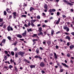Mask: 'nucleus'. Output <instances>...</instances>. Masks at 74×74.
Segmentation results:
<instances>
[{
    "mask_svg": "<svg viewBox=\"0 0 74 74\" xmlns=\"http://www.w3.org/2000/svg\"><path fill=\"white\" fill-rule=\"evenodd\" d=\"M40 49L41 50H43V49H42V48L41 47H40Z\"/></svg>",
    "mask_w": 74,
    "mask_h": 74,
    "instance_id": "obj_61",
    "label": "nucleus"
},
{
    "mask_svg": "<svg viewBox=\"0 0 74 74\" xmlns=\"http://www.w3.org/2000/svg\"><path fill=\"white\" fill-rule=\"evenodd\" d=\"M37 36V34H34L32 36L33 37H36Z\"/></svg>",
    "mask_w": 74,
    "mask_h": 74,
    "instance_id": "obj_31",
    "label": "nucleus"
},
{
    "mask_svg": "<svg viewBox=\"0 0 74 74\" xmlns=\"http://www.w3.org/2000/svg\"><path fill=\"white\" fill-rule=\"evenodd\" d=\"M4 59L5 60H7V56H5Z\"/></svg>",
    "mask_w": 74,
    "mask_h": 74,
    "instance_id": "obj_36",
    "label": "nucleus"
},
{
    "mask_svg": "<svg viewBox=\"0 0 74 74\" xmlns=\"http://www.w3.org/2000/svg\"><path fill=\"white\" fill-rule=\"evenodd\" d=\"M44 8H45L46 10H47V5L46 4H45L44 5Z\"/></svg>",
    "mask_w": 74,
    "mask_h": 74,
    "instance_id": "obj_15",
    "label": "nucleus"
},
{
    "mask_svg": "<svg viewBox=\"0 0 74 74\" xmlns=\"http://www.w3.org/2000/svg\"><path fill=\"white\" fill-rule=\"evenodd\" d=\"M36 21V19H35L34 20H32L31 21V23H34V22H35Z\"/></svg>",
    "mask_w": 74,
    "mask_h": 74,
    "instance_id": "obj_18",
    "label": "nucleus"
},
{
    "mask_svg": "<svg viewBox=\"0 0 74 74\" xmlns=\"http://www.w3.org/2000/svg\"><path fill=\"white\" fill-rule=\"evenodd\" d=\"M63 28L64 30H66L67 28H68V27L65 26Z\"/></svg>",
    "mask_w": 74,
    "mask_h": 74,
    "instance_id": "obj_21",
    "label": "nucleus"
},
{
    "mask_svg": "<svg viewBox=\"0 0 74 74\" xmlns=\"http://www.w3.org/2000/svg\"><path fill=\"white\" fill-rule=\"evenodd\" d=\"M67 56H68V57H70V55L69 54V53H68L67 54Z\"/></svg>",
    "mask_w": 74,
    "mask_h": 74,
    "instance_id": "obj_47",
    "label": "nucleus"
},
{
    "mask_svg": "<svg viewBox=\"0 0 74 74\" xmlns=\"http://www.w3.org/2000/svg\"><path fill=\"white\" fill-rule=\"evenodd\" d=\"M57 64L58 66H59V67H60V69H61L62 67V66H61V65H60V64L59 63H57Z\"/></svg>",
    "mask_w": 74,
    "mask_h": 74,
    "instance_id": "obj_14",
    "label": "nucleus"
},
{
    "mask_svg": "<svg viewBox=\"0 0 74 74\" xmlns=\"http://www.w3.org/2000/svg\"><path fill=\"white\" fill-rule=\"evenodd\" d=\"M70 62L71 63H73V61L72 60H71L70 61Z\"/></svg>",
    "mask_w": 74,
    "mask_h": 74,
    "instance_id": "obj_57",
    "label": "nucleus"
},
{
    "mask_svg": "<svg viewBox=\"0 0 74 74\" xmlns=\"http://www.w3.org/2000/svg\"><path fill=\"white\" fill-rule=\"evenodd\" d=\"M32 10H34V8H33L32 7H31L30 9V11H32Z\"/></svg>",
    "mask_w": 74,
    "mask_h": 74,
    "instance_id": "obj_19",
    "label": "nucleus"
},
{
    "mask_svg": "<svg viewBox=\"0 0 74 74\" xmlns=\"http://www.w3.org/2000/svg\"><path fill=\"white\" fill-rule=\"evenodd\" d=\"M36 52H37V53H39V49H38V48L36 49Z\"/></svg>",
    "mask_w": 74,
    "mask_h": 74,
    "instance_id": "obj_24",
    "label": "nucleus"
},
{
    "mask_svg": "<svg viewBox=\"0 0 74 74\" xmlns=\"http://www.w3.org/2000/svg\"><path fill=\"white\" fill-rule=\"evenodd\" d=\"M63 1L65 3H66L67 5H73V3H69L68 1H66V0H63Z\"/></svg>",
    "mask_w": 74,
    "mask_h": 74,
    "instance_id": "obj_1",
    "label": "nucleus"
},
{
    "mask_svg": "<svg viewBox=\"0 0 74 74\" xmlns=\"http://www.w3.org/2000/svg\"><path fill=\"white\" fill-rule=\"evenodd\" d=\"M39 56H35V58H38Z\"/></svg>",
    "mask_w": 74,
    "mask_h": 74,
    "instance_id": "obj_60",
    "label": "nucleus"
},
{
    "mask_svg": "<svg viewBox=\"0 0 74 74\" xmlns=\"http://www.w3.org/2000/svg\"><path fill=\"white\" fill-rule=\"evenodd\" d=\"M14 69L15 71H16V72H18V69H17V68H16V66H14Z\"/></svg>",
    "mask_w": 74,
    "mask_h": 74,
    "instance_id": "obj_11",
    "label": "nucleus"
},
{
    "mask_svg": "<svg viewBox=\"0 0 74 74\" xmlns=\"http://www.w3.org/2000/svg\"><path fill=\"white\" fill-rule=\"evenodd\" d=\"M39 32H41V31H42V28L41 27H40L39 28Z\"/></svg>",
    "mask_w": 74,
    "mask_h": 74,
    "instance_id": "obj_23",
    "label": "nucleus"
},
{
    "mask_svg": "<svg viewBox=\"0 0 74 74\" xmlns=\"http://www.w3.org/2000/svg\"><path fill=\"white\" fill-rule=\"evenodd\" d=\"M12 15H10L9 16V19H11V18H12Z\"/></svg>",
    "mask_w": 74,
    "mask_h": 74,
    "instance_id": "obj_29",
    "label": "nucleus"
},
{
    "mask_svg": "<svg viewBox=\"0 0 74 74\" xmlns=\"http://www.w3.org/2000/svg\"><path fill=\"white\" fill-rule=\"evenodd\" d=\"M48 22V21H47V20H45V23H47V22Z\"/></svg>",
    "mask_w": 74,
    "mask_h": 74,
    "instance_id": "obj_58",
    "label": "nucleus"
},
{
    "mask_svg": "<svg viewBox=\"0 0 74 74\" xmlns=\"http://www.w3.org/2000/svg\"><path fill=\"white\" fill-rule=\"evenodd\" d=\"M36 17L37 19H40V15H38L36 16Z\"/></svg>",
    "mask_w": 74,
    "mask_h": 74,
    "instance_id": "obj_30",
    "label": "nucleus"
},
{
    "mask_svg": "<svg viewBox=\"0 0 74 74\" xmlns=\"http://www.w3.org/2000/svg\"><path fill=\"white\" fill-rule=\"evenodd\" d=\"M8 38L9 40H11V37L10 36H8L7 37Z\"/></svg>",
    "mask_w": 74,
    "mask_h": 74,
    "instance_id": "obj_22",
    "label": "nucleus"
},
{
    "mask_svg": "<svg viewBox=\"0 0 74 74\" xmlns=\"http://www.w3.org/2000/svg\"><path fill=\"white\" fill-rule=\"evenodd\" d=\"M54 58L56 60L57 58H58V56H57V55H56V54L55 53H54Z\"/></svg>",
    "mask_w": 74,
    "mask_h": 74,
    "instance_id": "obj_5",
    "label": "nucleus"
},
{
    "mask_svg": "<svg viewBox=\"0 0 74 74\" xmlns=\"http://www.w3.org/2000/svg\"><path fill=\"white\" fill-rule=\"evenodd\" d=\"M38 36H40L42 35V36H43V33L42 32H40L38 34Z\"/></svg>",
    "mask_w": 74,
    "mask_h": 74,
    "instance_id": "obj_16",
    "label": "nucleus"
},
{
    "mask_svg": "<svg viewBox=\"0 0 74 74\" xmlns=\"http://www.w3.org/2000/svg\"><path fill=\"white\" fill-rule=\"evenodd\" d=\"M41 73H42V74H44V73H45V71H44L42 70V71H41Z\"/></svg>",
    "mask_w": 74,
    "mask_h": 74,
    "instance_id": "obj_46",
    "label": "nucleus"
},
{
    "mask_svg": "<svg viewBox=\"0 0 74 74\" xmlns=\"http://www.w3.org/2000/svg\"><path fill=\"white\" fill-rule=\"evenodd\" d=\"M56 49H58V46L57 45L56 46Z\"/></svg>",
    "mask_w": 74,
    "mask_h": 74,
    "instance_id": "obj_55",
    "label": "nucleus"
},
{
    "mask_svg": "<svg viewBox=\"0 0 74 74\" xmlns=\"http://www.w3.org/2000/svg\"><path fill=\"white\" fill-rule=\"evenodd\" d=\"M6 27V26L5 25H4L3 26V28L4 29Z\"/></svg>",
    "mask_w": 74,
    "mask_h": 74,
    "instance_id": "obj_52",
    "label": "nucleus"
},
{
    "mask_svg": "<svg viewBox=\"0 0 74 74\" xmlns=\"http://www.w3.org/2000/svg\"><path fill=\"white\" fill-rule=\"evenodd\" d=\"M46 26H47V25L45 24L43 25H42V27H46Z\"/></svg>",
    "mask_w": 74,
    "mask_h": 74,
    "instance_id": "obj_38",
    "label": "nucleus"
},
{
    "mask_svg": "<svg viewBox=\"0 0 74 74\" xmlns=\"http://www.w3.org/2000/svg\"><path fill=\"white\" fill-rule=\"evenodd\" d=\"M24 26L27 27L28 26V25H27L25 24H24Z\"/></svg>",
    "mask_w": 74,
    "mask_h": 74,
    "instance_id": "obj_49",
    "label": "nucleus"
},
{
    "mask_svg": "<svg viewBox=\"0 0 74 74\" xmlns=\"http://www.w3.org/2000/svg\"><path fill=\"white\" fill-rule=\"evenodd\" d=\"M49 12H52V9H50L49 10Z\"/></svg>",
    "mask_w": 74,
    "mask_h": 74,
    "instance_id": "obj_37",
    "label": "nucleus"
},
{
    "mask_svg": "<svg viewBox=\"0 0 74 74\" xmlns=\"http://www.w3.org/2000/svg\"><path fill=\"white\" fill-rule=\"evenodd\" d=\"M25 32L23 33L22 34V35L23 36H25L26 35V31L25 30Z\"/></svg>",
    "mask_w": 74,
    "mask_h": 74,
    "instance_id": "obj_13",
    "label": "nucleus"
},
{
    "mask_svg": "<svg viewBox=\"0 0 74 74\" xmlns=\"http://www.w3.org/2000/svg\"><path fill=\"white\" fill-rule=\"evenodd\" d=\"M3 21V18H0V22H2Z\"/></svg>",
    "mask_w": 74,
    "mask_h": 74,
    "instance_id": "obj_34",
    "label": "nucleus"
},
{
    "mask_svg": "<svg viewBox=\"0 0 74 74\" xmlns=\"http://www.w3.org/2000/svg\"><path fill=\"white\" fill-rule=\"evenodd\" d=\"M32 41L33 42V45H35V44H36V42H35L34 40H32Z\"/></svg>",
    "mask_w": 74,
    "mask_h": 74,
    "instance_id": "obj_25",
    "label": "nucleus"
},
{
    "mask_svg": "<svg viewBox=\"0 0 74 74\" xmlns=\"http://www.w3.org/2000/svg\"><path fill=\"white\" fill-rule=\"evenodd\" d=\"M27 30L28 31V32H32V29L31 28H30L29 29L27 28Z\"/></svg>",
    "mask_w": 74,
    "mask_h": 74,
    "instance_id": "obj_20",
    "label": "nucleus"
},
{
    "mask_svg": "<svg viewBox=\"0 0 74 74\" xmlns=\"http://www.w3.org/2000/svg\"><path fill=\"white\" fill-rule=\"evenodd\" d=\"M6 11H7V12H8V11H10V9L7 8L6 9Z\"/></svg>",
    "mask_w": 74,
    "mask_h": 74,
    "instance_id": "obj_56",
    "label": "nucleus"
},
{
    "mask_svg": "<svg viewBox=\"0 0 74 74\" xmlns=\"http://www.w3.org/2000/svg\"><path fill=\"white\" fill-rule=\"evenodd\" d=\"M62 16L63 18H66V16L65 15H62Z\"/></svg>",
    "mask_w": 74,
    "mask_h": 74,
    "instance_id": "obj_45",
    "label": "nucleus"
},
{
    "mask_svg": "<svg viewBox=\"0 0 74 74\" xmlns=\"http://www.w3.org/2000/svg\"><path fill=\"white\" fill-rule=\"evenodd\" d=\"M54 33V30H53L52 29L51 30V34L52 36H53V35Z\"/></svg>",
    "mask_w": 74,
    "mask_h": 74,
    "instance_id": "obj_17",
    "label": "nucleus"
},
{
    "mask_svg": "<svg viewBox=\"0 0 74 74\" xmlns=\"http://www.w3.org/2000/svg\"><path fill=\"white\" fill-rule=\"evenodd\" d=\"M49 64H53V63L52 62H51L49 63Z\"/></svg>",
    "mask_w": 74,
    "mask_h": 74,
    "instance_id": "obj_63",
    "label": "nucleus"
},
{
    "mask_svg": "<svg viewBox=\"0 0 74 74\" xmlns=\"http://www.w3.org/2000/svg\"><path fill=\"white\" fill-rule=\"evenodd\" d=\"M28 25V26H30V25H31V24L30 23L29 21V23Z\"/></svg>",
    "mask_w": 74,
    "mask_h": 74,
    "instance_id": "obj_51",
    "label": "nucleus"
},
{
    "mask_svg": "<svg viewBox=\"0 0 74 74\" xmlns=\"http://www.w3.org/2000/svg\"><path fill=\"white\" fill-rule=\"evenodd\" d=\"M61 64H62V65L64 66L65 67H67V68H69V66L67 65H66V64L61 63Z\"/></svg>",
    "mask_w": 74,
    "mask_h": 74,
    "instance_id": "obj_6",
    "label": "nucleus"
},
{
    "mask_svg": "<svg viewBox=\"0 0 74 74\" xmlns=\"http://www.w3.org/2000/svg\"><path fill=\"white\" fill-rule=\"evenodd\" d=\"M74 47V45H72L69 47L70 49H72Z\"/></svg>",
    "mask_w": 74,
    "mask_h": 74,
    "instance_id": "obj_9",
    "label": "nucleus"
},
{
    "mask_svg": "<svg viewBox=\"0 0 74 74\" xmlns=\"http://www.w3.org/2000/svg\"><path fill=\"white\" fill-rule=\"evenodd\" d=\"M30 67L31 69H33V68H35L36 67L35 66V65H32L30 66Z\"/></svg>",
    "mask_w": 74,
    "mask_h": 74,
    "instance_id": "obj_10",
    "label": "nucleus"
},
{
    "mask_svg": "<svg viewBox=\"0 0 74 74\" xmlns=\"http://www.w3.org/2000/svg\"><path fill=\"white\" fill-rule=\"evenodd\" d=\"M60 71V72H63V69H61Z\"/></svg>",
    "mask_w": 74,
    "mask_h": 74,
    "instance_id": "obj_64",
    "label": "nucleus"
},
{
    "mask_svg": "<svg viewBox=\"0 0 74 74\" xmlns=\"http://www.w3.org/2000/svg\"><path fill=\"white\" fill-rule=\"evenodd\" d=\"M52 12H55L56 11V10H55V9H52Z\"/></svg>",
    "mask_w": 74,
    "mask_h": 74,
    "instance_id": "obj_44",
    "label": "nucleus"
},
{
    "mask_svg": "<svg viewBox=\"0 0 74 74\" xmlns=\"http://www.w3.org/2000/svg\"><path fill=\"white\" fill-rule=\"evenodd\" d=\"M18 54L17 53H15V58H18Z\"/></svg>",
    "mask_w": 74,
    "mask_h": 74,
    "instance_id": "obj_26",
    "label": "nucleus"
},
{
    "mask_svg": "<svg viewBox=\"0 0 74 74\" xmlns=\"http://www.w3.org/2000/svg\"><path fill=\"white\" fill-rule=\"evenodd\" d=\"M66 39H68V40L69 41H70V39H71L70 37L69 36H66Z\"/></svg>",
    "mask_w": 74,
    "mask_h": 74,
    "instance_id": "obj_8",
    "label": "nucleus"
},
{
    "mask_svg": "<svg viewBox=\"0 0 74 74\" xmlns=\"http://www.w3.org/2000/svg\"><path fill=\"white\" fill-rule=\"evenodd\" d=\"M8 31H10V30H13V29H12V28L11 26H10V25H9L7 27V29Z\"/></svg>",
    "mask_w": 74,
    "mask_h": 74,
    "instance_id": "obj_2",
    "label": "nucleus"
},
{
    "mask_svg": "<svg viewBox=\"0 0 74 74\" xmlns=\"http://www.w3.org/2000/svg\"><path fill=\"white\" fill-rule=\"evenodd\" d=\"M71 34H72L73 36H74V32H72L71 33Z\"/></svg>",
    "mask_w": 74,
    "mask_h": 74,
    "instance_id": "obj_53",
    "label": "nucleus"
},
{
    "mask_svg": "<svg viewBox=\"0 0 74 74\" xmlns=\"http://www.w3.org/2000/svg\"><path fill=\"white\" fill-rule=\"evenodd\" d=\"M14 50L15 51H17V48H15L14 49Z\"/></svg>",
    "mask_w": 74,
    "mask_h": 74,
    "instance_id": "obj_54",
    "label": "nucleus"
},
{
    "mask_svg": "<svg viewBox=\"0 0 74 74\" xmlns=\"http://www.w3.org/2000/svg\"><path fill=\"white\" fill-rule=\"evenodd\" d=\"M12 67H13L12 66L10 65L9 66V69H11V68H12Z\"/></svg>",
    "mask_w": 74,
    "mask_h": 74,
    "instance_id": "obj_33",
    "label": "nucleus"
},
{
    "mask_svg": "<svg viewBox=\"0 0 74 74\" xmlns=\"http://www.w3.org/2000/svg\"><path fill=\"white\" fill-rule=\"evenodd\" d=\"M38 58H39V60H41V59H42V58L40 56H39Z\"/></svg>",
    "mask_w": 74,
    "mask_h": 74,
    "instance_id": "obj_43",
    "label": "nucleus"
},
{
    "mask_svg": "<svg viewBox=\"0 0 74 74\" xmlns=\"http://www.w3.org/2000/svg\"><path fill=\"white\" fill-rule=\"evenodd\" d=\"M5 53L6 54L8 53V51H5Z\"/></svg>",
    "mask_w": 74,
    "mask_h": 74,
    "instance_id": "obj_59",
    "label": "nucleus"
},
{
    "mask_svg": "<svg viewBox=\"0 0 74 74\" xmlns=\"http://www.w3.org/2000/svg\"><path fill=\"white\" fill-rule=\"evenodd\" d=\"M24 53L23 52H22L21 51H20L18 53V55H21V56L22 57L23 55V54H24Z\"/></svg>",
    "mask_w": 74,
    "mask_h": 74,
    "instance_id": "obj_3",
    "label": "nucleus"
},
{
    "mask_svg": "<svg viewBox=\"0 0 74 74\" xmlns=\"http://www.w3.org/2000/svg\"><path fill=\"white\" fill-rule=\"evenodd\" d=\"M23 17H26V15H21Z\"/></svg>",
    "mask_w": 74,
    "mask_h": 74,
    "instance_id": "obj_41",
    "label": "nucleus"
},
{
    "mask_svg": "<svg viewBox=\"0 0 74 74\" xmlns=\"http://www.w3.org/2000/svg\"><path fill=\"white\" fill-rule=\"evenodd\" d=\"M66 30V31L68 32H69V30H70V29H69V28H67Z\"/></svg>",
    "mask_w": 74,
    "mask_h": 74,
    "instance_id": "obj_32",
    "label": "nucleus"
},
{
    "mask_svg": "<svg viewBox=\"0 0 74 74\" xmlns=\"http://www.w3.org/2000/svg\"><path fill=\"white\" fill-rule=\"evenodd\" d=\"M40 67H43L45 66V64L44 63V62H41L40 64Z\"/></svg>",
    "mask_w": 74,
    "mask_h": 74,
    "instance_id": "obj_4",
    "label": "nucleus"
},
{
    "mask_svg": "<svg viewBox=\"0 0 74 74\" xmlns=\"http://www.w3.org/2000/svg\"><path fill=\"white\" fill-rule=\"evenodd\" d=\"M11 54L12 56H14V52L13 51L11 52Z\"/></svg>",
    "mask_w": 74,
    "mask_h": 74,
    "instance_id": "obj_27",
    "label": "nucleus"
},
{
    "mask_svg": "<svg viewBox=\"0 0 74 74\" xmlns=\"http://www.w3.org/2000/svg\"><path fill=\"white\" fill-rule=\"evenodd\" d=\"M10 63H12V62H14V61H13L12 59H11V60H10Z\"/></svg>",
    "mask_w": 74,
    "mask_h": 74,
    "instance_id": "obj_42",
    "label": "nucleus"
},
{
    "mask_svg": "<svg viewBox=\"0 0 74 74\" xmlns=\"http://www.w3.org/2000/svg\"><path fill=\"white\" fill-rule=\"evenodd\" d=\"M3 26V23H1V24L0 25V27H2Z\"/></svg>",
    "mask_w": 74,
    "mask_h": 74,
    "instance_id": "obj_48",
    "label": "nucleus"
},
{
    "mask_svg": "<svg viewBox=\"0 0 74 74\" xmlns=\"http://www.w3.org/2000/svg\"><path fill=\"white\" fill-rule=\"evenodd\" d=\"M3 13L5 15H7V12L5 11H4Z\"/></svg>",
    "mask_w": 74,
    "mask_h": 74,
    "instance_id": "obj_28",
    "label": "nucleus"
},
{
    "mask_svg": "<svg viewBox=\"0 0 74 74\" xmlns=\"http://www.w3.org/2000/svg\"><path fill=\"white\" fill-rule=\"evenodd\" d=\"M60 18H59L58 20L56 22V24H57V25H58V23H59V21H60Z\"/></svg>",
    "mask_w": 74,
    "mask_h": 74,
    "instance_id": "obj_12",
    "label": "nucleus"
},
{
    "mask_svg": "<svg viewBox=\"0 0 74 74\" xmlns=\"http://www.w3.org/2000/svg\"><path fill=\"white\" fill-rule=\"evenodd\" d=\"M67 46H69V45H70V43L69 42H68L67 44Z\"/></svg>",
    "mask_w": 74,
    "mask_h": 74,
    "instance_id": "obj_50",
    "label": "nucleus"
},
{
    "mask_svg": "<svg viewBox=\"0 0 74 74\" xmlns=\"http://www.w3.org/2000/svg\"><path fill=\"white\" fill-rule=\"evenodd\" d=\"M24 5L25 6H27V4H25V3H24Z\"/></svg>",
    "mask_w": 74,
    "mask_h": 74,
    "instance_id": "obj_62",
    "label": "nucleus"
},
{
    "mask_svg": "<svg viewBox=\"0 0 74 74\" xmlns=\"http://www.w3.org/2000/svg\"><path fill=\"white\" fill-rule=\"evenodd\" d=\"M31 23V25L32 27H34V24H33V23Z\"/></svg>",
    "mask_w": 74,
    "mask_h": 74,
    "instance_id": "obj_39",
    "label": "nucleus"
},
{
    "mask_svg": "<svg viewBox=\"0 0 74 74\" xmlns=\"http://www.w3.org/2000/svg\"><path fill=\"white\" fill-rule=\"evenodd\" d=\"M59 14H60V13L59 12H57V16H59Z\"/></svg>",
    "mask_w": 74,
    "mask_h": 74,
    "instance_id": "obj_40",
    "label": "nucleus"
},
{
    "mask_svg": "<svg viewBox=\"0 0 74 74\" xmlns=\"http://www.w3.org/2000/svg\"><path fill=\"white\" fill-rule=\"evenodd\" d=\"M16 36L17 37L20 38H21L22 37V35L19 34H16Z\"/></svg>",
    "mask_w": 74,
    "mask_h": 74,
    "instance_id": "obj_7",
    "label": "nucleus"
},
{
    "mask_svg": "<svg viewBox=\"0 0 74 74\" xmlns=\"http://www.w3.org/2000/svg\"><path fill=\"white\" fill-rule=\"evenodd\" d=\"M2 41L3 42V44H4L5 43V39H3V40H2Z\"/></svg>",
    "mask_w": 74,
    "mask_h": 74,
    "instance_id": "obj_35",
    "label": "nucleus"
}]
</instances>
